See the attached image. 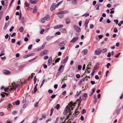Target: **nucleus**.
<instances>
[{
  "instance_id": "31",
  "label": "nucleus",
  "mask_w": 123,
  "mask_h": 123,
  "mask_svg": "<svg viewBox=\"0 0 123 123\" xmlns=\"http://www.w3.org/2000/svg\"><path fill=\"white\" fill-rule=\"evenodd\" d=\"M24 30V28L23 27H20L19 29V31L20 32H22Z\"/></svg>"
},
{
  "instance_id": "39",
  "label": "nucleus",
  "mask_w": 123,
  "mask_h": 123,
  "mask_svg": "<svg viewBox=\"0 0 123 123\" xmlns=\"http://www.w3.org/2000/svg\"><path fill=\"white\" fill-rule=\"evenodd\" d=\"M44 31H45V30L44 29H42L40 31V33L41 34H43V32H44Z\"/></svg>"
},
{
  "instance_id": "4",
  "label": "nucleus",
  "mask_w": 123,
  "mask_h": 123,
  "mask_svg": "<svg viewBox=\"0 0 123 123\" xmlns=\"http://www.w3.org/2000/svg\"><path fill=\"white\" fill-rule=\"evenodd\" d=\"M101 52V51L100 49L98 48L95 50L94 52V54L95 55H99Z\"/></svg>"
},
{
  "instance_id": "52",
  "label": "nucleus",
  "mask_w": 123,
  "mask_h": 123,
  "mask_svg": "<svg viewBox=\"0 0 123 123\" xmlns=\"http://www.w3.org/2000/svg\"><path fill=\"white\" fill-rule=\"evenodd\" d=\"M111 64L110 63H108L107 65H106L107 68H109V66H110Z\"/></svg>"
},
{
  "instance_id": "15",
  "label": "nucleus",
  "mask_w": 123,
  "mask_h": 123,
  "mask_svg": "<svg viewBox=\"0 0 123 123\" xmlns=\"http://www.w3.org/2000/svg\"><path fill=\"white\" fill-rule=\"evenodd\" d=\"M76 101H78V104L79 106L80 104H81V97L80 96L79 98Z\"/></svg>"
},
{
  "instance_id": "45",
  "label": "nucleus",
  "mask_w": 123,
  "mask_h": 123,
  "mask_svg": "<svg viewBox=\"0 0 123 123\" xmlns=\"http://www.w3.org/2000/svg\"><path fill=\"white\" fill-rule=\"evenodd\" d=\"M29 57V55L28 54V55H24L23 56V57L24 58H27Z\"/></svg>"
},
{
  "instance_id": "36",
  "label": "nucleus",
  "mask_w": 123,
  "mask_h": 123,
  "mask_svg": "<svg viewBox=\"0 0 123 123\" xmlns=\"http://www.w3.org/2000/svg\"><path fill=\"white\" fill-rule=\"evenodd\" d=\"M118 30L116 28H114L113 31L115 33H117L118 32Z\"/></svg>"
},
{
  "instance_id": "61",
  "label": "nucleus",
  "mask_w": 123,
  "mask_h": 123,
  "mask_svg": "<svg viewBox=\"0 0 123 123\" xmlns=\"http://www.w3.org/2000/svg\"><path fill=\"white\" fill-rule=\"evenodd\" d=\"M91 84L92 85H93L95 83V82L94 81H91Z\"/></svg>"
},
{
  "instance_id": "28",
  "label": "nucleus",
  "mask_w": 123,
  "mask_h": 123,
  "mask_svg": "<svg viewBox=\"0 0 123 123\" xmlns=\"http://www.w3.org/2000/svg\"><path fill=\"white\" fill-rule=\"evenodd\" d=\"M66 23L67 24H68L70 23V21L69 19H67L66 20Z\"/></svg>"
},
{
  "instance_id": "57",
  "label": "nucleus",
  "mask_w": 123,
  "mask_h": 123,
  "mask_svg": "<svg viewBox=\"0 0 123 123\" xmlns=\"http://www.w3.org/2000/svg\"><path fill=\"white\" fill-rule=\"evenodd\" d=\"M63 67V66L62 65H61L60 66V68H59V69H58V71H60L61 70L62 68Z\"/></svg>"
},
{
  "instance_id": "48",
  "label": "nucleus",
  "mask_w": 123,
  "mask_h": 123,
  "mask_svg": "<svg viewBox=\"0 0 123 123\" xmlns=\"http://www.w3.org/2000/svg\"><path fill=\"white\" fill-rule=\"evenodd\" d=\"M38 102H36L34 104V106L35 107H37L38 106Z\"/></svg>"
},
{
  "instance_id": "59",
  "label": "nucleus",
  "mask_w": 123,
  "mask_h": 123,
  "mask_svg": "<svg viewBox=\"0 0 123 123\" xmlns=\"http://www.w3.org/2000/svg\"><path fill=\"white\" fill-rule=\"evenodd\" d=\"M17 113V111H12V114L13 115H15Z\"/></svg>"
},
{
  "instance_id": "14",
  "label": "nucleus",
  "mask_w": 123,
  "mask_h": 123,
  "mask_svg": "<svg viewBox=\"0 0 123 123\" xmlns=\"http://www.w3.org/2000/svg\"><path fill=\"white\" fill-rule=\"evenodd\" d=\"M46 42H45L43 44L42 46L39 49H37V50L38 51H39L40 50L42 49H43L44 47H45V45H46Z\"/></svg>"
},
{
  "instance_id": "46",
  "label": "nucleus",
  "mask_w": 123,
  "mask_h": 123,
  "mask_svg": "<svg viewBox=\"0 0 123 123\" xmlns=\"http://www.w3.org/2000/svg\"><path fill=\"white\" fill-rule=\"evenodd\" d=\"M25 6L26 7H28L29 6V4L28 3H27V2H25Z\"/></svg>"
},
{
  "instance_id": "7",
  "label": "nucleus",
  "mask_w": 123,
  "mask_h": 123,
  "mask_svg": "<svg viewBox=\"0 0 123 123\" xmlns=\"http://www.w3.org/2000/svg\"><path fill=\"white\" fill-rule=\"evenodd\" d=\"M52 57L50 56L49 57V59H48V64H47L48 66H49L52 63Z\"/></svg>"
},
{
  "instance_id": "49",
  "label": "nucleus",
  "mask_w": 123,
  "mask_h": 123,
  "mask_svg": "<svg viewBox=\"0 0 123 123\" xmlns=\"http://www.w3.org/2000/svg\"><path fill=\"white\" fill-rule=\"evenodd\" d=\"M121 110V108H120L119 109H118L116 111V113L117 114H118L119 113V112H120Z\"/></svg>"
},
{
  "instance_id": "37",
  "label": "nucleus",
  "mask_w": 123,
  "mask_h": 123,
  "mask_svg": "<svg viewBox=\"0 0 123 123\" xmlns=\"http://www.w3.org/2000/svg\"><path fill=\"white\" fill-rule=\"evenodd\" d=\"M116 23V24H118V19H115L113 20Z\"/></svg>"
},
{
  "instance_id": "43",
  "label": "nucleus",
  "mask_w": 123,
  "mask_h": 123,
  "mask_svg": "<svg viewBox=\"0 0 123 123\" xmlns=\"http://www.w3.org/2000/svg\"><path fill=\"white\" fill-rule=\"evenodd\" d=\"M59 117H57L56 119L55 122L54 123H57L59 119Z\"/></svg>"
},
{
  "instance_id": "41",
  "label": "nucleus",
  "mask_w": 123,
  "mask_h": 123,
  "mask_svg": "<svg viewBox=\"0 0 123 123\" xmlns=\"http://www.w3.org/2000/svg\"><path fill=\"white\" fill-rule=\"evenodd\" d=\"M37 10V6H35L34 7V9H33V12H36V11Z\"/></svg>"
},
{
  "instance_id": "34",
  "label": "nucleus",
  "mask_w": 123,
  "mask_h": 123,
  "mask_svg": "<svg viewBox=\"0 0 123 123\" xmlns=\"http://www.w3.org/2000/svg\"><path fill=\"white\" fill-rule=\"evenodd\" d=\"M94 26L93 24H91L90 25V29H92L94 27Z\"/></svg>"
},
{
  "instance_id": "5",
  "label": "nucleus",
  "mask_w": 123,
  "mask_h": 123,
  "mask_svg": "<svg viewBox=\"0 0 123 123\" xmlns=\"http://www.w3.org/2000/svg\"><path fill=\"white\" fill-rule=\"evenodd\" d=\"M69 13L68 11L67 10H65L64 11H62L60 12H58L56 13V14H64L68 13Z\"/></svg>"
},
{
  "instance_id": "53",
  "label": "nucleus",
  "mask_w": 123,
  "mask_h": 123,
  "mask_svg": "<svg viewBox=\"0 0 123 123\" xmlns=\"http://www.w3.org/2000/svg\"><path fill=\"white\" fill-rule=\"evenodd\" d=\"M9 18V17L8 16H7L5 18V19L6 21L8 20Z\"/></svg>"
},
{
  "instance_id": "51",
  "label": "nucleus",
  "mask_w": 123,
  "mask_h": 123,
  "mask_svg": "<svg viewBox=\"0 0 123 123\" xmlns=\"http://www.w3.org/2000/svg\"><path fill=\"white\" fill-rule=\"evenodd\" d=\"M121 54V53H118L117 54V55H115V57H116V58H118L119 56Z\"/></svg>"
},
{
  "instance_id": "11",
  "label": "nucleus",
  "mask_w": 123,
  "mask_h": 123,
  "mask_svg": "<svg viewBox=\"0 0 123 123\" xmlns=\"http://www.w3.org/2000/svg\"><path fill=\"white\" fill-rule=\"evenodd\" d=\"M78 38V37H74L70 41V42L71 43H73L76 41Z\"/></svg>"
},
{
  "instance_id": "6",
  "label": "nucleus",
  "mask_w": 123,
  "mask_h": 123,
  "mask_svg": "<svg viewBox=\"0 0 123 123\" xmlns=\"http://www.w3.org/2000/svg\"><path fill=\"white\" fill-rule=\"evenodd\" d=\"M48 50H45L43 51L40 54V55L42 56L44 55H46L47 53Z\"/></svg>"
},
{
  "instance_id": "22",
  "label": "nucleus",
  "mask_w": 123,
  "mask_h": 123,
  "mask_svg": "<svg viewBox=\"0 0 123 123\" xmlns=\"http://www.w3.org/2000/svg\"><path fill=\"white\" fill-rule=\"evenodd\" d=\"M37 0H30L29 1V2L32 4H35L37 2Z\"/></svg>"
},
{
  "instance_id": "62",
  "label": "nucleus",
  "mask_w": 123,
  "mask_h": 123,
  "mask_svg": "<svg viewBox=\"0 0 123 123\" xmlns=\"http://www.w3.org/2000/svg\"><path fill=\"white\" fill-rule=\"evenodd\" d=\"M95 79L97 80H98L99 79V77L98 75H96L95 76Z\"/></svg>"
},
{
  "instance_id": "56",
  "label": "nucleus",
  "mask_w": 123,
  "mask_h": 123,
  "mask_svg": "<svg viewBox=\"0 0 123 123\" xmlns=\"http://www.w3.org/2000/svg\"><path fill=\"white\" fill-rule=\"evenodd\" d=\"M16 40L15 39H12V43H14L15 42Z\"/></svg>"
},
{
  "instance_id": "32",
  "label": "nucleus",
  "mask_w": 123,
  "mask_h": 123,
  "mask_svg": "<svg viewBox=\"0 0 123 123\" xmlns=\"http://www.w3.org/2000/svg\"><path fill=\"white\" fill-rule=\"evenodd\" d=\"M34 84H35L37 81V78L36 76H35L34 78Z\"/></svg>"
},
{
  "instance_id": "54",
  "label": "nucleus",
  "mask_w": 123,
  "mask_h": 123,
  "mask_svg": "<svg viewBox=\"0 0 123 123\" xmlns=\"http://www.w3.org/2000/svg\"><path fill=\"white\" fill-rule=\"evenodd\" d=\"M111 5L110 4H108L107 6H106L108 7H109V8H110V7H111Z\"/></svg>"
},
{
  "instance_id": "13",
  "label": "nucleus",
  "mask_w": 123,
  "mask_h": 123,
  "mask_svg": "<svg viewBox=\"0 0 123 123\" xmlns=\"http://www.w3.org/2000/svg\"><path fill=\"white\" fill-rule=\"evenodd\" d=\"M46 42H45L43 44L42 46L39 49H37V50L38 51H39L40 50L42 49H43L44 47H45V45H46Z\"/></svg>"
},
{
  "instance_id": "10",
  "label": "nucleus",
  "mask_w": 123,
  "mask_h": 123,
  "mask_svg": "<svg viewBox=\"0 0 123 123\" xmlns=\"http://www.w3.org/2000/svg\"><path fill=\"white\" fill-rule=\"evenodd\" d=\"M67 41L66 40H64L62 41L59 45V46H62L64 45L67 43Z\"/></svg>"
},
{
  "instance_id": "12",
  "label": "nucleus",
  "mask_w": 123,
  "mask_h": 123,
  "mask_svg": "<svg viewBox=\"0 0 123 123\" xmlns=\"http://www.w3.org/2000/svg\"><path fill=\"white\" fill-rule=\"evenodd\" d=\"M68 56H66L65 59L62 60L61 62V63L62 64H64L66 63L67 62L68 60Z\"/></svg>"
},
{
  "instance_id": "35",
  "label": "nucleus",
  "mask_w": 123,
  "mask_h": 123,
  "mask_svg": "<svg viewBox=\"0 0 123 123\" xmlns=\"http://www.w3.org/2000/svg\"><path fill=\"white\" fill-rule=\"evenodd\" d=\"M60 107V105L59 104H57L56 105V109L57 110Z\"/></svg>"
},
{
  "instance_id": "8",
  "label": "nucleus",
  "mask_w": 123,
  "mask_h": 123,
  "mask_svg": "<svg viewBox=\"0 0 123 123\" xmlns=\"http://www.w3.org/2000/svg\"><path fill=\"white\" fill-rule=\"evenodd\" d=\"M63 25H60L54 26V28L55 29H58L63 27Z\"/></svg>"
},
{
  "instance_id": "1",
  "label": "nucleus",
  "mask_w": 123,
  "mask_h": 123,
  "mask_svg": "<svg viewBox=\"0 0 123 123\" xmlns=\"http://www.w3.org/2000/svg\"><path fill=\"white\" fill-rule=\"evenodd\" d=\"M50 18V17L49 15H45L44 17H42L41 19V21L42 23H44L45 22L46 20H49Z\"/></svg>"
},
{
  "instance_id": "16",
  "label": "nucleus",
  "mask_w": 123,
  "mask_h": 123,
  "mask_svg": "<svg viewBox=\"0 0 123 123\" xmlns=\"http://www.w3.org/2000/svg\"><path fill=\"white\" fill-rule=\"evenodd\" d=\"M89 22L88 19H86L85 21L84 22L85 26L86 28H87L88 27V24Z\"/></svg>"
},
{
  "instance_id": "63",
  "label": "nucleus",
  "mask_w": 123,
  "mask_h": 123,
  "mask_svg": "<svg viewBox=\"0 0 123 123\" xmlns=\"http://www.w3.org/2000/svg\"><path fill=\"white\" fill-rule=\"evenodd\" d=\"M106 22L107 23H109L111 22V21L109 19H108L106 21Z\"/></svg>"
},
{
  "instance_id": "55",
  "label": "nucleus",
  "mask_w": 123,
  "mask_h": 123,
  "mask_svg": "<svg viewBox=\"0 0 123 123\" xmlns=\"http://www.w3.org/2000/svg\"><path fill=\"white\" fill-rule=\"evenodd\" d=\"M14 27L13 26H12L9 30V31L10 32L12 31L13 29H14Z\"/></svg>"
},
{
  "instance_id": "23",
  "label": "nucleus",
  "mask_w": 123,
  "mask_h": 123,
  "mask_svg": "<svg viewBox=\"0 0 123 123\" xmlns=\"http://www.w3.org/2000/svg\"><path fill=\"white\" fill-rule=\"evenodd\" d=\"M60 31L62 33L64 32L66 33V29L65 28L62 29L60 30Z\"/></svg>"
},
{
  "instance_id": "58",
  "label": "nucleus",
  "mask_w": 123,
  "mask_h": 123,
  "mask_svg": "<svg viewBox=\"0 0 123 123\" xmlns=\"http://www.w3.org/2000/svg\"><path fill=\"white\" fill-rule=\"evenodd\" d=\"M64 16V15H58V17L60 18H63Z\"/></svg>"
},
{
  "instance_id": "2",
  "label": "nucleus",
  "mask_w": 123,
  "mask_h": 123,
  "mask_svg": "<svg viewBox=\"0 0 123 123\" xmlns=\"http://www.w3.org/2000/svg\"><path fill=\"white\" fill-rule=\"evenodd\" d=\"M14 82H13V83H12V90L14 89H15L19 86V85L18 84H15L14 83Z\"/></svg>"
},
{
  "instance_id": "18",
  "label": "nucleus",
  "mask_w": 123,
  "mask_h": 123,
  "mask_svg": "<svg viewBox=\"0 0 123 123\" xmlns=\"http://www.w3.org/2000/svg\"><path fill=\"white\" fill-rule=\"evenodd\" d=\"M10 24L9 21H8V23H5V25L3 28L4 30H6V29L8 27Z\"/></svg>"
},
{
  "instance_id": "20",
  "label": "nucleus",
  "mask_w": 123,
  "mask_h": 123,
  "mask_svg": "<svg viewBox=\"0 0 123 123\" xmlns=\"http://www.w3.org/2000/svg\"><path fill=\"white\" fill-rule=\"evenodd\" d=\"M2 72L3 74H8L10 73V71L6 70H3L2 71Z\"/></svg>"
},
{
  "instance_id": "21",
  "label": "nucleus",
  "mask_w": 123,
  "mask_h": 123,
  "mask_svg": "<svg viewBox=\"0 0 123 123\" xmlns=\"http://www.w3.org/2000/svg\"><path fill=\"white\" fill-rule=\"evenodd\" d=\"M21 21L22 23V24L24 25H25V18L24 16H22L21 18Z\"/></svg>"
},
{
  "instance_id": "30",
  "label": "nucleus",
  "mask_w": 123,
  "mask_h": 123,
  "mask_svg": "<svg viewBox=\"0 0 123 123\" xmlns=\"http://www.w3.org/2000/svg\"><path fill=\"white\" fill-rule=\"evenodd\" d=\"M25 65H22L20 66H19V68L20 69H23L24 67H25Z\"/></svg>"
},
{
  "instance_id": "19",
  "label": "nucleus",
  "mask_w": 123,
  "mask_h": 123,
  "mask_svg": "<svg viewBox=\"0 0 123 123\" xmlns=\"http://www.w3.org/2000/svg\"><path fill=\"white\" fill-rule=\"evenodd\" d=\"M72 3L74 6H76L77 3V0H71Z\"/></svg>"
},
{
  "instance_id": "3",
  "label": "nucleus",
  "mask_w": 123,
  "mask_h": 123,
  "mask_svg": "<svg viewBox=\"0 0 123 123\" xmlns=\"http://www.w3.org/2000/svg\"><path fill=\"white\" fill-rule=\"evenodd\" d=\"M74 29L76 31V32L78 33L81 31V28L78 26L74 25Z\"/></svg>"
},
{
  "instance_id": "40",
  "label": "nucleus",
  "mask_w": 123,
  "mask_h": 123,
  "mask_svg": "<svg viewBox=\"0 0 123 123\" xmlns=\"http://www.w3.org/2000/svg\"><path fill=\"white\" fill-rule=\"evenodd\" d=\"M86 78H83V79H82L81 80H80V82H83L84 81L86 80Z\"/></svg>"
},
{
  "instance_id": "17",
  "label": "nucleus",
  "mask_w": 123,
  "mask_h": 123,
  "mask_svg": "<svg viewBox=\"0 0 123 123\" xmlns=\"http://www.w3.org/2000/svg\"><path fill=\"white\" fill-rule=\"evenodd\" d=\"M88 50L87 49H85L83 50L81 52L82 53L83 55H86L87 53Z\"/></svg>"
},
{
  "instance_id": "26",
  "label": "nucleus",
  "mask_w": 123,
  "mask_h": 123,
  "mask_svg": "<svg viewBox=\"0 0 123 123\" xmlns=\"http://www.w3.org/2000/svg\"><path fill=\"white\" fill-rule=\"evenodd\" d=\"M107 50V49L106 48L103 49L101 51V52L103 53H105L106 52Z\"/></svg>"
},
{
  "instance_id": "60",
  "label": "nucleus",
  "mask_w": 123,
  "mask_h": 123,
  "mask_svg": "<svg viewBox=\"0 0 123 123\" xmlns=\"http://www.w3.org/2000/svg\"><path fill=\"white\" fill-rule=\"evenodd\" d=\"M60 60V58H57V59H56V60H55V62H58Z\"/></svg>"
},
{
  "instance_id": "44",
  "label": "nucleus",
  "mask_w": 123,
  "mask_h": 123,
  "mask_svg": "<svg viewBox=\"0 0 123 123\" xmlns=\"http://www.w3.org/2000/svg\"><path fill=\"white\" fill-rule=\"evenodd\" d=\"M66 111H68L70 109V108H69L68 106H67L66 107Z\"/></svg>"
},
{
  "instance_id": "33",
  "label": "nucleus",
  "mask_w": 123,
  "mask_h": 123,
  "mask_svg": "<svg viewBox=\"0 0 123 123\" xmlns=\"http://www.w3.org/2000/svg\"><path fill=\"white\" fill-rule=\"evenodd\" d=\"M32 47V44H31L28 47V49H31Z\"/></svg>"
},
{
  "instance_id": "9",
  "label": "nucleus",
  "mask_w": 123,
  "mask_h": 123,
  "mask_svg": "<svg viewBox=\"0 0 123 123\" xmlns=\"http://www.w3.org/2000/svg\"><path fill=\"white\" fill-rule=\"evenodd\" d=\"M56 7V4L54 3L52 4L50 7V10L51 11H53Z\"/></svg>"
},
{
  "instance_id": "50",
  "label": "nucleus",
  "mask_w": 123,
  "mask_h": 123,
  "mask_svg": "<svg viewBox=\"0 0 123 123\" xmlns=\"http://www.w3.org/2000/svg\"><path fill=\"white\" fill-rule=\"evenodd\" d=\"M48 92H49V93H52L53 92V91H52V90H50V89L49 90H48Z\"/></svg>"
},
{
  "instance_id": "42",
  "label": "nucleus",
  "mask_w": 123,
  "mask_h": 123,
  "mask_svg": "<svg viewBox=\"0 0 123 123\" xmlns=\"http://www.w3.org/2000/svg\"><path fill=\"white\" fill-rule=\"evenodd\" d=\"M66 85L65 84H64L61 87L62 88H65L66 86Z\"/></svg>"
},
{
  "instance_id": "27",
  "label": "nucleus",
  "mask_w": 123,
  "mask_h": 123,
  "mask_svg": "<svg viewBox=\"0 0 123 123\" xmlns=\"http://www.w3.org/2000/svg\"><path fill=\"white\" fill-rule=\"evenodd\" d=\"M20 102L19 100H17L15 103V104L17 105H19Z\"/></svg>"
},
{
  "instance_id": "38",
  "label": "nucleus",
  "mask_w": 123,
  "mask_h": 123,
  "mask_svg": "<svg viewBox=\"0 0 123 123\" xmlns=\"http://www.w3.org/2000/svg\"><path fill=\"white\" fill-rule=\"evenodd\" d=\"M82 68L81 66V65H79L78 66V69L79 70H80Z\"/></svg>"
},
{
  "instance_id": "64",
  "label": "nucleus",
  "mask_w": 123,
  "mask_h": 123,
  "mask_svg": "<svg viewBox=\"0 0 123 123\" xmlns=\"http://www.w3.org/2000/svg\"><path fill=\"white\" fill-rule=\"evenodd\" d=\"M20 56V54L18 53H17L16 54V56L17 57H18Z\"/></svg>"
},
{
  "instance_id": "24",
  "label": "nucleus",
  "mask_w": 123,
  "mask_h": 123,
  "mask_svg": "<svg viewBox=\"0 0 123 123\" xmlns=\"http://www.w3.org/2000/svg\"><path fill=\"white\" fill-rule=\"evenodd\" d=\"M8 90H9L10 91L12 90V88L11 87L10 88H4V91L5 92H6Z\"/></svg>"
},
{
  "instance_id": "47",
  "label": "nucleus",
  "mask_w": 123,
  "mask_h": 123,
  "mask_svg": "<svg viewBox=\"0 0 123 123\" xmlns=\"http://www.w3.org/2000/svg\"><path fill=\"white\" fill-rule=\"evenodd\" d=\"M86 112V110L85 109H83L82 110L81 113L82 114H84Z\"/></svg>"
},
{
  "instance_id": "25",
  "label": "nucleus",
  "mask_w": 123,
  "mask_h": 123,
  "mask_svg": "<svg viewBox=\"0 0 123 123\" xmlns=\"http://www.w3.org/2000/svg\"><path fill=\"white\" fill-rule=\"evenodd\" d=\"M46 81V82H47L46 80H45L44 79H43V81L42 82V83L41 85V86H40V88H41L42 86L44 84V82H45V81Z\"/></svg>"
},
{
  "instance_id": "29",
  "label": "nucleus",
  "mask_w": 123,
  "mask_h": 123,
  "mask_svg": "<svg viewBox=\"0 0 123 123\" xmlns=\"http://www.w3.org/2000/svg\"><path fill=\"white\" fill-rule=\"evenodd\" d=\"M52 37V36H48L46 37V39L47 40L49 41L50 39H51Z\"/></svg>"
}]
</instances>
